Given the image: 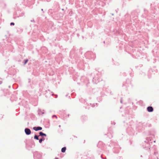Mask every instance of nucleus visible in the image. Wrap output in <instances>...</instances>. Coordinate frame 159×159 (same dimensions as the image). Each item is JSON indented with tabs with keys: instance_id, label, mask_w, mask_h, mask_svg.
<instances>
[{
	"instance_id": "nucleus-17",
	"label": "nucleus",
	"mask_w": 159,
	"mask_h": 159,
	"mask_svg": "<svg viewBox=\"0 0 159 159\" xmlns=\"http://www.w3.org/2000/svg\"><path fill=\"white\" fill-rule=\"evenodd\" d=\"M41 10H42V11H43V9H41Z\"/></svg>"
},
{
	"instance_id": "nucleus-4",
	"label": "nucleus",
	"mask_w": 159,
	"mask_h": 159,
	"mask_svg": "<svg viewBox=\"0 0 159 159\" xmlns=\"http://www.w3.org/2000/svg\"><path fill=\"white\" fill-rule=\"evenodd\" d=\"M147 111L149 112H151L153 111V107L151 106H149L147 108Z\"/></svg>"
},
{
	"instance_id": "nucleus-1",
	"label": "nucleus",
	"mask_w": 159,
	"mask_h": 159,
	"mask_svg": "<svg viewBox=\"0 0 159 159\" xmlns=\"http://www.w3.org/2000/svg\"><path fill=\"white\" fill-rule=\"evenodd\" d=\"M151 141V139H150V138H147L146 139V140L145 141V143H147V145H146V148H149V149H150L151 148V147L149 145H151V143H152L150 141Z\"/></svg>"
},
{
	"instance_id": "nucleus-7",
	"label": "nucleus",
	"mask_w": 159,
	"mask_h": 159,
	"mask_svg": "<svg viewBox=\"0 0 159 159\" xmlns=\"http://www.w3.org/2000/svg\"><path fill=\"white\" fill-rule=\"evenodd\" d=\"M34 138L35 139H36V140H39V136L38 135H35L34 136Z\"/></svg>"
},
{
	"instance_id": "nucleus-16",
	"label": "nucleus",
	"mask_w": 159,
	"mask_h": 159,
	"mask_svg": "<svg viewBox=\"0 0 159 159\" xmlns=\"http://www.w3.org/2000/svg\"><path fill=\"white\" fill-rule=\"evenodd\" d=\"M55 159H58L57 158H55Z\"/></svg>"
},
{
	"instance_id": "nucleus-2",
	"label": "nucleus",
	"mask_w": 159,
	"mask_h": 159,
	"mask_svg": "<svg viewBox=\"0 0 159 159\" xmlns=\"http://www.w3.org/2000/svg\"><path fill=\"white\" fill-rule=\"evenodd\" d=\"M25 132L26 135H29L30 134L31 131L30 130L29 128H25Z\"/></svg>"
},
{
	"instance_id": "nucleus-18",
	"label": "nucleus",
	"mask_w": 159,
	"mask_h": 159,
	"mask_svg": "<svg viewBox=\"0 0 159 159\" xmlns=\"http://www.w3.org/2000/svg\"><path fill=\"white\" fill-rule=\"evenodd\" d=\"M153 142H154V143H155V141H154Z\"/></svg>"
},
{
	"instance_id": "nucleus-10",
	"label": "nucleus",
	"mask_w": 159,
	"mask_h": 159,
	"mask_svg": "<svg viewBox=\"0 0 159 159\" xmlns=\"http://www.w3.org/2000/svg\"><path fill=\"white\" fill-rule=\"evenodd\" d=\"M14 23H13V22H11L10 23V25H14Z\"/></svg>"
},
{
	"instance_id": "nucleus-8",
	"label": "nucleus",
	"mask_w": 159,
	"mask_h": 159,
	"mask_svg": "<svg viewBox=\"0 0 159 159\" xmlns=\"http://www.w3.org/2000/svg\"><path fill=\"white\" fill-rule=\"evenodd\" d=\"M28 61V60L27 59L26 60H25V62H24V64H26V63Z\"/></svg>"
},
{
	"instance_id": "nucleus-12",
	"label": "nucleus",
	"mask_w": 159,
	"mask_h": 159,
	"mask_svg": "<svg viewBox=\"0 0 159 159\" xmlns=\"http://www.w3.org/2000/svg\"><path fill=\"white\" fill-rule=\"evenodd\" d=\"M61 149H66V147H64L61 148Z\"/></svg>"
},
{
	"instance_id": "nucleus-5",
	"label": "nucleus",
	"mask_w": 159,
	"mask_h": 159,
	"mask_svg": "<svg viewBox=\"0 0 159 159\" xmlns=\"http://www.w3.org/2000/svg\"><path fill=\"white\" fill-rule=\"evenodd\" d=\"M39 136H41L42 137H43V136H46L47 135L45 134H44L42 132H40L39 133Z\"/></svg>"
},
{
	"instance_id": "nucleus-11",
	"label": "nucleus",
	"mask_w": 159,
	"mask_h": 159,
	"mask_svg": "<svg viewBox=\"0 0 159 159\" xmlns=\"http://www.w3.org/2000/svg\"><path fill=\"white\" fill-rule=\"evenodd\" d=\"M66 150H61V152H65Z\"/></svg>"
},
{
	"instance_id": "nucleus-15",
	"label": "nucleus",
	"mask_w": 159,
	"mask_h": 159,
	"mask_svg": "<svg viewBox=\"0 0 159 159\" xmlns=\"http://www.w3.org/2000/svg\"><path fill=\"white\" fill-rule=\"evenodd\" d=\"M61 125H59V127H61Z\"/></svg>"
},
{
	"instance_id": "nucleus-19",
	"label": "nucleus",
	"mask_w": 159,
	"mask_h": 159,
	"mask_svg": "<svg viewBox=\"0 0 159 159\" xmlns=\"http://www.w3.org/2000/svg\"><path fill=\"white\" fill-rule=\"evenodd\" d=\"M44 113V112H43V113H42V114H43Z\"/></svg>"
},
{
	"instance_id": "nucleus-9",
	"label": "nucleus",
	"mask_w": 159,
	"mask_h": 159,
	"mask_svg": "<svg viewBox=\"0 0 159 159\" xmlns=\"http://www.w3.org/2000/svg\"><path fill=\"white\" fill-rule=\"evenodd\" d=\"M52 117H55L57 119V116L56 115H53V116H52Z\"/></svg>"
},
{
	"instance_id": "nucleus-14",
	"label": "nucleus",
	"mask_w": 159,
	"mask_h": 159,
	"mask_svg": "<svg viewBox=\"0 0 159 159\" xmlns=\"http://www.w3.org/2000/svg\"><path fill=\"white\" fill-rule=\"evenodd\" d=\"M120 102H121V103H122V100L121 99V100H120Z\"/></svg>"
},
{
	"instance_id": "nucleus-13",
	"label": "nucleus",
	"mask_w": 159,
	"mask_h": 159,
	"mask_svg": "<svg viewBox=\"0 0 159 159\" xmlns=\"http://www.w3.org/2000/svg\"><path fill=\"white\" fill-rule=\"evenodd\" d=\"M2 83V81H0V84H1Z\"/></svg>"
},
{
	"instance_id": "nucleus-3",
	"label": "nucleus",
	"mask_w": 159,
	"mask_h": 159,
	"mask_svg": "<svg viewBox=\"0 0 159 159\" xmlns=\"http://www.w3.org/2000/svg\"><path fill=\"white\" fill-rule=\"evenodd\" d=\"M42 129V128L39 126L37 127H35L33 128V129L36 131H37L39 130H41Z\"/></svg>"
},
{
	"instance_id": "nucleus-6",
	"label": "nucleus",
	"mask_w": 159,
	"mask_h": 159,
	"mask_svg": "<svg viewBox=\"0 0 159 159\" xmlns=\"http://www.w3.org/2000/svg\"><path fill=\"white\" fill-rule=\"evenodd\" d=\"M45 140V138L43 137L42 139H40L39 140V143H41L43 141H44Z\"/></svg>"
}]
</instances>
